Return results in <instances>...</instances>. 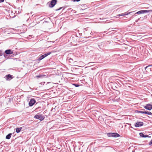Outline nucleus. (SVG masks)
Segmentation results:
<instances>
[{"instance_id": "obj_1", "label": "nucleus", "mask_w": 152, "mask_h": 152, "mask_svg": "<svg viewBox=\"0 0 152 152\" xmlns=\"http://www.w3.org/2000/svg\"><path fill=\"white\" fill-rule=\"evenodd\" d=\"M34 118L35 119H39L40 121H43L45 118L44 115L41 114L36 115L34 116Z\"/></svg>"}, {"instance_id": "obj_2", "label": "nucleus", "mask_w": 152, "mask_h": 152, "mask_svg": "<svg viewBox=\"0 0 152 152\" xmlns=\"http://www.w3.org/2000/svg\"><path fill=\"white\" fill-rule=\"evenodd\" d=\"M57 0H52L50 2L48 3L49 7H53L57 3Z\"/></svg>"}, {"instance_id": "obj_3", "label": "nucleus", "mask_w": 152, "mask_h": 152, "mask_svg": "<svg viewBox=\"0 0 152 152\" xmlns=\"http://www.w3.org/2000/svg\"><path fill=\"white\" fill-rule=\"evenodd\" d=\"M51 53V52H48L47 53H45L44 55H42L39 56L38 59V60L39 61L41 60L46 57L48 56Z\"/></svg>"}, {"instance_id": "obj_4", "label": "nucleus", "mask_w": 152, "mask_h": 152, "mask_svg": "<svg viewBox=\"0 0 152 152\" xmlns=\"http://www.w3.org/2000/svg\"><path fill=\"white\" fill-rule=\"evenodd\" d=\"M4 53L6 54H4V56L5 57H6V56H7V55H9L10 54H12L13 53V52L10 49H8L6 50Z\"/></svg>"}, {"instance_id": "obj_5", "label": "nucleus", "mask_w": 152, "mask_h": 152, "mask_svg": "<svg viewBox=\"0 0 152 152\" xmlns=\"http://www.w3.org/2000/svg\"><path fill=\"white\" fill-rule=\"evenodd\" d=\"M151 11L150 10H140L138 11V12L136 13L135 14H143L145 13H148L150 12Z\"/></svg>"}, {"instance_id": "obj_6", "label": "nucleus", "mask_w": 152, "mask_h": 152, "mask_svg": "<svg viewBox=\"0 0 152 152\" xmlns=\"http://www.w3.org/2000/svg\"><path fill=\"white\" fill-rule=\"evenodd\" d=\"M143 125V123L142 122H137L135 124V126L136 127H139L142 126Z\"/></svg>"}, {"instance_id": "obj_7", "label": "nucleus", "mask_w": 152, "mask_h": 152, "mask_svg": "<svg viewBox=\"0 0 152 152\" xmlns=\"http://www.w3.org/2000/svg\"><path fill=\"white\" fill-rule=\"evenodd\" d=\"M144 108L148 110H151L152 109V105L148 104L145 106Z\"/></svg>"}, {"instance_id": "obj_8", "label": "nucleus", "mask_w": 152, "mask_h": 152, "mask_svg": "<svg viewBox=\"0 0 152 152\" xmlns=\"http://www.w3.org/2000/svg\"><path fill=\"white\" fill-rule=\"evenodd\" d=\"M5 78L6 80H10L12 79L13 77L12 75L8 74L5 76Z\"/></svg>"}, {"instance_id": "obj_9", "label": "nucleus", "mask_w": 152, "mask_h": 152, "mask_svg": "<svg viewBox=\"0 0 152 152\" xmlns=\"http://www.w3.org/2000/svg\"><path fill=\"white\" fill-rule=\"evenodd\" d=\"M36 101L34 99H31L29 102V105L30 106H32L35 103Z\"/></svg>"}, {"instance_id": "obj_10", "label": "nucleus", "mask_w": 152, "mask_h": 152, "mask_svg": "<svg viewBox=\"0 0 152 152\" xmlns=\"http://www.w3.org/2000/svg\"><path fill=\"white\" fill-rule=\"evenodd\" d=\"M131 12H126L124 13H122L121 14H119L117 16H123V15H128Z\"/></svg>"}, {"instance_id": "obj_11", "label": "nucleus", "mask_w": 152, "mask_h": 152, "mask_svg": "<svg viewBox=\"0 0 152 152\" xmlns=\"http://www.w3.org/2000/svg\"><path fill=\"white\" fill-rule=\"evenodd\" d=\"M46 76L44 75H39L36 76V77L38 78H43L45 77H46Z\"/></svg>"}, {"instance_id": "obj_12", "label": "nucleus", "mask_w": 152, "mask_h": 152, "mask_svg": "<svg viewBox=\"0 0 152 152\" xmlns=\"http://www.w3.org/2000/svg\"><path fill=\"white\" fill-rule=\"evenodd\" d=\"M113 137H119L120 135L117 133H113Z\"/></svg>"}, {"instance_id": "obj_13", "label": "nucleus", "mask_w": 152, "mask_h": 152, "mask_svg": "<svg viewBox=\"0 0 152 152\" xmlns=\"http://www.w3.org/2000/svg\"><path fill=\"white\" fill-rule=\"evenodd\" d=\"M12 134V133H9L8 134H7L6 137V138L7 139H10L11 138V135Z\"/></svg>"}, {"instance_id": "obj_14", "label": "nucleus", "mask_w": 152, "mask_h": 152, "mask_svg": "<svg viewBox=\"0 0 152 152\" xmlns=\"http://www.w3.org/2000/svg\"><path fill=\"white\" fill-rule=\"evenodd\" d=\"M22 128V127L17 128L16 129V132L17 133H19L21 130Z\"/></svg>"}, {"instance_id": "obj_15", "label": "nucleus", "mask_w": 152, "mask_h": 152, "mask_svg": "<svg viewBox=\"0 0 152 152\" xmlns=\"http://www.w3.org/2000/svg\"><path fill=\"white\" fill-rule=\"evenodd\" d=\"M142 111H138V113H141L145 114V111H144V110H145V109H142Z\"/></svg>"}, {"instance_id": "obj_16", "label": "nucleus", "mask_w": 152, "mask_h": 152, "mask_svg": "<svg viewBox=\"0 0 152 152\" xmlns=\"http://www.w3.org/2000/svg\"><path fill=\"white\" fill-rule=\"evenodd\" d=\"M113 133H109L107 134V135L109 137H113Z\"/></svg>"}, {"instance_id": "obj_17", "label": "nucleus", "mask_w": 152, "mask_h": 152, "mask_svg": "<svg viewBox=\"0 0 152 152\" xmlns=\"http://www.w3.org/2000/svg\"><path fill=\"white\" fill-rule=\"evenodd\" d=\"M145 114L148 115H151L152 114L151 112L148 111H145Z\"/></svg>"}, {"instance_id": "obj_18", "label": "nucleus", "mask_w": 152, "mask_h": 152, "mask_svg": "<svg viewBox=\"0 0 152 152\" xmlns=\"http://www.w3.org/2000/svg\"><path fill=\"white\" fill-rule=\"evenodd\" d=\"M140 137H145V135H144V134L142 133H140Z\"/></svg>"}, {"instance_id": "obj_19", "label": "nucleus", "mask_w": 152, "mask_h": 152, "mask_svg": "<svg viewBox=\"0 0 152 152\" xmlns=\"http://www.w3.org/2000/svg\"><path fill=\"white\" fill-rule=\"evenodd\" d=\"M69 62L71 63H72L73 60V59L71 58H69Z\"/></svg>"}, {"instance_id": "obj_20", "label": "nucleus", "mask_w": 152, "mask_h": 152, "mask_svg": "<svg viewBox=\"0 0 152 152\" xmlns=\"http://www.w3.org/2000/svg\"><path fill=\"white\" fill-rule=\"evenodd\" d=\"M149 145L152 146V139L149 142Z\"/></svg>"}, {"instance_id": "obj_21", "label": "nucleus", "mask_w": 152, "mask_h": 152, "mask_svg": "<svg viewBox=\"0 0 152 152\" xmlns=\"http://www.w3.org/2000/svg\"><path fill=\"white\" fill-rule=\"evenodd\" d=\"M150 66H152V64H151V65H148V66H146L145 68V70H146V69L147 68H148V67H150Z\"/></svg>"}, {"instance_id": "obj_22", "label": "nucleus", "mask_w": 152, "mask_h": 152, "mask_svg": "<svg viewBox=\"0 0 152 152\" xmlns=\"http://www.w3.org/2000/svg\"><path fill=\"white\" fill-rule=\"evenodd\" d=\"M74 86H75L76 87H77L79 86V85L77 84H73Z\"/></svg>"}, {"instance_id": "obj_23", "label": "nucleus", "mask_w": 152, "mask_h": 152, "mask_svg": "<svg viewBox=\"0 0 152 152\" xmlns=\"http://www.w3.org/2000/svg\"><path fill=\"white\" fill-rule=\"evenodd\" d=\"M80 0H72V1L74 2L77 1L78 2L80 1Z\"/></svg>"}, {"instance_id": "obj_24", "label": "nucleus", "mask_w": 152, "mask_h": 152, "mask_svg": "<svg viewBox=\"0 0 152 152\" xmlns=\"http://www.w3.org/2000/svg\"><path fill=\"white\" fill-rule=\"evenodd\" d=\"M62 8V7H60L59 9L56 10V11L59 10H61Z\"/></svg>"}, {"instance_id": "obj_25", "label": "nucleus", "mask_w": 152, "mask_h": 152, "mask_svg": "<svg viewBox=\"0 0 152 152\" xmlns=\"http://www.w3.org/2000/svg\"><path fill=\"white\" fill-rule=\"evenodd\" d=\"M3 55V53H2V51L0 50V56H1Z\"/></svg>"}, {"instance_id": "obj_26", "label": "nucleus", "mask_w": 152, "mask_h": 152, "mask_svg": "<svg viewBox=\"0 0 152 152\" xmlns=\"http://www.w3.org/2000/svg\"><path fill=\"white\" fill-rule=\"evenodd\" d=\"M145 137H151V136H150L149 135H145Z\"/></svg>"}, {"instance_id": "obj_27", "label": "nucleus", "mask_w": 152, "mask_h": 152, "mask_svg": "<svg viewBox=\"0 0 152 152\" xmlns=\"http://www.w3.org/2000/svg\"><path fill=\"white\" fill-rule=\"evenodd\" d=\"M4 0H0V3H2L4 2Z\"/></svg>"}, {"instance_id": "obj_28", "label": "nucleus", "mask_w": 152, "mask_h": 152, "mask_svg": "<svg viewBox=\"0 0 152 152\" xmlns=\"http://www.w3.org/2000/svg\"><path fill=\"white\" fill-rule=\"evenodd\" d=\"M140 20V18H138L137 20H136L135 22H137L138 21Z\"/></svg>"}, {"instance_id": "obj_29", "label": "nucleus", "mask_w": 152, "mask_h": 152, "mask_svg": "<svg viewBox=\"0 0 152 152\" xmlns=\"http://www.w3.org/2000/svg\"><path fill=\"white\" fill-rule=\"evenodd\" d=\"M28 15V13H26V14L25 15Z\"/></svg>"}]
</instances>
